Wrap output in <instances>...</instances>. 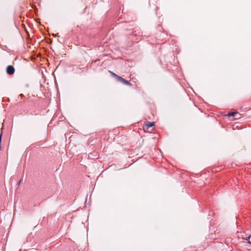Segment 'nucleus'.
Masks as SVG:
<instances>
[{
	"instance_id": "obj_4",
	"label": "nucleus",
	"mask_w": 251,
	"mask_h": 251,
	"mask_svg": "<svg viewBox=\"0 0 251 251\" xmlns=\"http://www.w3.org/2000/svg\"><path fill=\"white\" fill-rule=\"evenodd\" d=\"M109 72H110V73L111 74V75L115 77L117 79V80H119V78L120 77V76H118V75H117L115 73H113V72H111V71H109Z\"/></svg>"
},
{
	"instance_id": "obj_5",
	"label": "nucleus",
	"mask_w": 251,
	"mask_h": 251,
	"mask_svg": "<svg viewBox=\"0 0 251 251\" xmlns=\"http://www.w3.org/2000/svg\"><path fill=\"white\" fill-rule=\"evenodd\" d=\"M237 112H230L228 114H227V116L228 117H231V116H234L235 115L237 114Z\"/></svg>"
},
{
	"instance_id": "obj_2",
	"label": "nucleus",
	"mask_w": 251,
	"mask_h": 251,
	"mask_svg": "<svg viewBox=\"0 0 251 251\" xmlns=\"http://www.w3.org/2000/svg\"><path fill=\"white\" fill-rule=\"evenodd\" d=\"M118 81L121 82L122 83H123V84H124L125 85H131V84L130 82H129L128 81L126 80V79H125L124 78H122L121 76L119 78Z\"/></svg>"
},
{
	"instance_id": "obj_3",
	"label": "nucleus",
	"mask_w": 251,
	"mask_h": 251,
	"mask_svg": "<svg viewBox=\"0 0 251 251\" xmlns=\"http://www.w3.org/2000/svg\"><path fill=\"white\" fill-rule=\"evenodd\" d=\"M154 125V122L151 123H149L146 124V126L147 127V129H149V128L153 126Z\"/></svg>"
},
{
	"instance_id": "obj_1",
	"label": "nucleus",
	"mask_w": 251,
	"mask_h": 251,
	"mask_svg": "<svg viewBox=\"0 0 251 251\" xmlns=\"http://www.w3.org/2000/svg\"><path fill=\"white\" fill-rule=\"evenodd\" d=\"M14 72H15V69L12 66L9 65L7 67V68H6L7 74L11 75L14 74Z\"/></svg>"
}]
</instances>
